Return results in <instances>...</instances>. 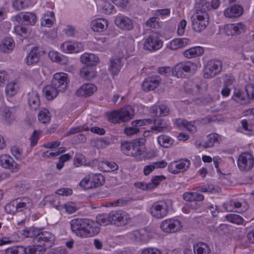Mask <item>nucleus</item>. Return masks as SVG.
Instances as JSON below:
<instances>
[{
    "instance_id": "1",
    "label": "nucleus",
    "mask_w": 254,
    "mask_h": 254,
    "mask_svg": "<svg viewBox=\"0 0 254 254\" xmlns=\"http://www.w3.org/2000/svg\"><path fill=\"white\" fill-rule=\"evenodd\" d=\"M145 142L144 138L136 139L131 142H124L122 143L121 150L128 156H136L142 154L140 147L144 145Z\"/></svg>"
},
{
    "instance_id": "2",
    "label": "nucleus",
    "mask_w": 254,
    "mask_h": 254,
    "mask_svg": "<svg viewBox=\"0 0 254 254\" xmlns=\"http://www.w3.org/2000/svg\"><path fill=\"white\" fill-rule=\"evenodd\" d=\"M133 115L134 111L132 108L127 106L120 111H113L108 115V119L114 123H121L129 121Z\"/></svg>"
},
{
    "instance_id": "3",
    "label": "nucleus",
    "mask_w": 254,
    "mask_h": 254,
    "mask_svg": "<svg viewBox=\"0 0 254 254\" xmlns=\"http://www.w3.org/2000/svg\"><path fill=\"white\" fill-rule=\"evenodd\" d=\"M104 177L101 174H91L86 176L80 183L81 187L88 190L99 187L103 185Z\"/></svg>"
},
{
    "instance_id": "4",
    "label": "nucleus",
    "mask_w": 254,
    "mask_h": 254,
    "mask_svg": "<svg viewBox=\"0 0 254 254\" xmlns=\"http://www.w3.org/2000/svg\"><path fill=\"white\" fill-rule=\"evenodd\" d=\"M222 68L221 61L211 60L206 64L203 69V77L206 79L213 78L219 74Z\"/></svg>"
},
{
    "instance_id": "5",
    "label": "nucleus",
    "mask_w": 254,
    "mask_h": 254,
    "mask_svg": "<svg viewBox=\"0 0 254 254\" xmlns=\"http://www.w3.org/2000/svg\"><path fill=\"white\" fill-rule=\"evenodd\" d=\"M190 19L193 30L197 32L204 30L209 23V17L208 14L203 13V15L193 14Z\"/></svg>"
},
{
    "instance_id": "6",
    "label": "nucleus",
    "mask_w": 254,
    "mask_h": 254,
    "mask_svg": "<svg viewBox=\"0 0 254 254\" xmlns=\"http://www.w3.org/2000/svg\"><path fill=\"white\" fill-rule=\"evenodd\" d=\"M169 212V206L165 201L155 202L150 209L151 215L156 219H162L165 217Z\"/></svg>"
},
{
    "instance_id": "7",
    "label": "nucleus",
    "mask_w": 254,
    "mask_h": 254,
    "mask_svg": "<svg viewBox=\"0 0 254 254\" xmlns=\"http://www.w3.org/2000/svg\"><path fill=\"white\" fill-rule=\"evenodd\" d=\"M111 224L118 226H125L130 221L129 215L122 210L112 211L109 213Z\"/></svg>"
},
{
    "instance_id": "8",
    "label": "nucleus",
    "mask_w": 254,
    "mask_h": 254,
    "mask_svg": "<svg viewBox=\"0 0 254 254\" xmlns=\"http://www.w3.org/2000/svg\"><path fill=\"white\" fill-rule=\"evenodd\" d=\"M182 227L181 222L176 219L170 218L163 220L160 224L161 230L167 233H174L180 231Z\"/></svg>"
},
{
    "instance_id": "9",
    "label": "nucleus",
    "mask_w": 254,
    "mask_h": 254,
    "mask_svg": "<svg viewBox=\"0 0 254 254\" xmlns=\"http://www.w3.org/2000/svg\"><path fill=\"white\" fill-rule=\"evenodd\" d=\"M190 165V161L188 159L184 158L170 163L168 165V169L170 173L178 174L187 171Z\"/></svg>"
},
{
    "instance_id": "10",
    "label": "nucleus",
    "mask_w": 254,
    "mask_h": 254,
    "mask_svg": "<svg viewBox=\"0 0 254 254\" xmlns=\"http://www.w3.org/2000/svg\"><path fill=\"white\" fill-rule=\"evenodd\" d=\"M68 82L67 74L60 72L54 75L51 84L60 92H63L66 89Z\"/></svg>"
},
{
    "instance_id": "11",
    "label": "nucleus",
    "mask_w": 254,
    "mask_h": 254,
    "mask_svg": "<svg viewBox=\"0 0 254 254\" xmlns=\"http://www.w3.org/2000/svg\"><path fill=\"white\" fill-rule=\"evenodd\" d=\"M254 162V158L251 154L243 153L238 158V166L241 170L249 171L253 167Z\"/></svg>"
},
{
    "instance_id": "12",
    "label": "nucleus",
    "mask_w": 254,
    "mask_h": 254,
    "mask_svg": "<svg viewBox=\"0 0 254 254\" xmlns=\"http://www.w3.org/2000/svg\"><path fill=\"white\" fill-rule=\"evenodd\" d=\"M87 219H74L70 221V225L71 231L79 237L83 238Z\"/></svg>"
},
{
    "instance_id": "13",
    "label": "nucleus",
    "mask_w": 254,
    "mask_h": 254,
    "mask_svg": "<svg viewBox=\"0 0 254 254\" xmlns=\"http://www.w3.org/2000/svg\"><path fill=\"white\" fill-rule=\"evenodd\" d=\"M0 166L13 172H17L19 169L18 164L10 156L6 154L0 156Z\"/></svg>"
},
{
    "instance_id": "14",
    "label": "nucleus",
    "mask_w": 254,
    "mask_h": 254,
    "mask_svg": "<svg viewBox=\"0 0 254 254\" xmlns=\"http://www.w3.org/2000/svg\"><path fill=\"white\" fill-rule=\"evenodd\" d=\"M130 238L134 241L146 243L151 239V234L145 229L140 230H135L130 234Z\"/></svg>"
},
{
    "instance_id": "15",
    "label": "nucleus",
    "mask_w": 254,
    "mask_h": 254,
    "mask_svg": "<svg viewBox=\"0 0 254 254\" xmlns=\"http://www.w3.org/2000/svg\"><path fill=\"white\" fill-rule=\"evenodd\" d=\"M84 238L94 237L99 234L100 228L95 221L87 219Z\"/></svg>"
},
{
    "instance_id": "16",
    "label": "nucleus",
    "mask_w": 254,
    "mask_h": 254,
    "mask_svg": "<svg viewBox=\"0 0 254 254\" xmlns=\"http://www.w3.org/2000/svg\"><path fill=\"white\" fill-rule=\"evenodd\" d=\"M161 78L158 76L148 77L142 84V89L144 91H151L156 89L160 84Z\"/></svg>"
},
{
    "instance_id": "17",
    "label": "nucleus",
    "mask_w": 254,
    "mask_h": 254,
    "mask_svg": "<svg viewBox=\"0 0 254 254\" xmlns=\"http://www.w3.org/2000/svg\"><path fill=\"white\" fill-rule=\"evenodd\" d=\"M162 46V42L160 40L157 38L150 36L145 40L143 49L151 52L157 50Z\"/></svg>"
},
{
    "instance_id": "18",
    "label": "nucleus",
    "mask_w": 254,
    "mask_h": 254,
    "mask_svg": "<svg viewBox=\"0 0 254 254\" xmlns=\"http://www.w3.org/2000/svg\"><path fill=\"white\" fill-rule=\"evenodd\" d=\"M192 65V64L191 63H179L172 69V73L178 77H183L185 76L184 72H190Z\"/></svg>"
},
{
    "instance_id": "19",
    "label": "nucleus",
    "mask_w": 254,
    "mask_h": 254,
    "mask_svg": "<svg viewBox=\"0 0 254 254\" xmlns=\"http://www.w3.org/2000/svg\"><path fill=\"white\" fill-rule=\"evenodd\" d=\"M245 28V25L242 23L228 24L224 27V31L228 35H234L244 32Z\"/></svg>"
},
{
    "instance_id": "20",
    "label": "nucleus",
    "mask_w": 254,
    "mask_h": 254,
    "mask_svg": "<svg viewBox=\"0 0 254 254\" xmlns=\"http://www.w3.org/2000/svg\"><path fill=\"white\" fill-rule=\"evenodd\" d=\"M115 23L118 27L126 31L130 30L133 27L132 20L126 16H120L116 17Z\"/></svg>"
},
{
    "instance_id": "21",
    "label": "nucleus",
    "mask_w": 254,
    "mask_h": 254,
    "mask_svg": "<svg viewBox=\"0 0 254 254\" xmlns=\"http://www.w3.org/2000/svg\"><path fill=\"white\" fill-rule=\"evenodd\" d=\"M28 102L30 109L36 111L39 108L40 101L38 92L32 90L28 94Z\"/></svg>"
},
{
    "instance_id": "22",
    "label": "nucleus",
    "mask_w": 254,
    "mask_h": 254,
    "mask_svg": "<svg viewBox=\"0 0 254 254\" xmlns=\"http://www.w3.org/2000/svg\"><path fill=\"white\" fill-rule=\"evenodd\" d=\"M38 238V242L43 244L45 247L50 248L54 244L55 237L54 235L49 232H41Z\"/></svg>"
},
{
    "instance_id": "23",
    "label": "nucleus",
    "mask_w": 254,
    "mask_h": 254,
    "mask_svg": "<svg viewBox=\"0 0 254 254\" xmlns=\"http://www.w3.org/2000/svg\"><path fill=\"white\" fill-rule=\"evenodd\" d=\"M0 115L8 124H11L15 119L13 109L2 105L0 107Z\"/></svg>"
},
{
    "instance_id": "24",
    "label": "nucleus",
    "mask_w": 254,
    "mask_h": 254,
    "mask_svg": "<svg viewBox=\"0 0 254 254\" xmlns=\"http://www.w3.org/2000/svg\"><path fill=\"white\" fill-rule=\"evenodd\" d=\"M40 56L38 48L37 47L33 48L26 57V64L28 65L36 64L39 61Z\"/></svg>"
},
{
    "instance_id": "25",
    "label": "nucleus",
    "mask_w": 254,
    "mask_h": 254,
    "mask_svg": "<svg viewBox=\"0 0 254 254\" xmlns=\"http://www.w3.org/2000/svg\"><path fill=\"white\" fill-rule=\"evenodd\" d=\"M97 90L96 86L93 84H83L76 91V94L80 96H91Z\"/></svg>"
},
{
    "instance_id": "26",
    "label": "nucleus",
    "mask_w": 254,
    "mask_h": 254,
    "mask_svg": "<svg viewBox=\"0 0 254 254\" xmlns=\"http://www.w3.org/2000/svg\"><path fill=\"white\" fill-rule=\"evenodd\" d=\"M16 201V206L17 212L29 210L32 207V201L28 197L18 198L15 199Z\"/></svg>"
},
{
    "instance_id": "27",
    "label": "nucleus",
    "mask_w": 254,
    "mask_h": 254,
    "mask_svg": "<svg viewBox=\"0 0 254 254\" xmlns=\"http://www.w3.org/2000/svg\"><path fill=\"white\" fill-rule=\"evenodd\" d=\"M108 26V22L104 18L96 19L91 22V28L95 32H102L107 28Z\"/></svg>"
},
{
    "instance_id": "28",
    "label": "nucleus",
    "mask_w": 254,
    "mask_h": 254,
    "mask_svg": "<svg viewBox=\"0 0 254 254\" xmlns=\"http://www.w3.org/2000/svg\"><path fill=\"white\" fill-rule=\"evenodd\" d=\"M80 61L87 66H93L98 63L99 59L94 54L85 53L81 56Z\"/></svg>"
},
{
    "instance_id": "29",
    "label": "nucleus",
    "mask_w": 254,
    "mask_h": 254,
    "mask_svg": "<svg viewBox=\"0 0 254 254\" xmlns=\"http://www.w3.org/2000/svg\"><path fill=\"white\" fill-rule=\"evenodd\" d=\"M243 8L239 5L234 4L226 9L224 11V14L227 17H235L241 15L243 13Z\"/></svg>"
},
{
    "instance_id": "30",
    "label": "nucleus",
    "mask_w": 254,
    "mask_h": 254,
    "mask_svg": "<svg viewBox=\"0 0 254 254\" xmlns=\"http://www.w3.org/2000/svg\"><path fill=\"white\" fill-rule=\"evenodd\" d=\"M166 179L163 175L155 176L151 179V182L146 184L140 183L138 187L144 190L145 188L147 190H151L155 188L160 183Z\"/></svg>"
},
{
    "instance_id": "31",
    "label": "nucleus",
    "mask_w": 254,
    "mask_h": 254,
    "mask_svg": "<svg viewBox=\"0 0 254 254\" xmlns=\"http://www.w3.org/2000/svg\"><path fill=\"white\" fill-rule=\"evenodd\" d=\"M122 58L119 57L112 58L110 61L109 71L113 75H117L122 67Z\"/></svg>"
},
{
    "instance_id": "32",
    "label": "nucleus",
    "mask_w": 254,
    "mask_h": 254,
    "mask_svg": "<svg viewBox=\"0 0 254 254\" xmlns=\"http://www.w3.org/2000/svg\"><path fill=\"white\" fill-rule=\"evenodd\" d=\"M210 8V3L206 0H199L195 5V12L194 14L203 15L208 14L207 11Z\"/></svg>"
},
{
    "instance_id": "33",
    "label": "nucleus",
    "mask_w": 254,
    "mask_h": 254,
    "mask_svg": "<svg viewBox=\"0 0 254 254\" xmlns=\"http://www.w3.org/2000/svg\"><path fill=\"white\" fill-rule=\"evenodd\" d=\"M189 41L190 40L187 38L175 39L170 42L167 45V48L172 50H175L185 46Z\"/></svg>"
},
{
    "instance_id": "34",
    "label": "nucleus",
    "mask_w": 254,
    "mask_h": 254,
    "mask_svg": "<svg viewBox=\"0 0 254 254\" xmlns=\"http://www.w3.org/2000/svg\"><path fill=\"white\" fill-rule=\"evenodd\" d=\"M203 52L204 50L203 48L197 46L185 51L183 55L186 58L191 59L201 56L203 54Z\"/></svg>"
},
{
    "instance_id": "35",
    "label": "nucleus",
    "mask_w": 254,
    "mask_h": 254,
    "mask_svg": "<svg viewBox=\"0 0 254 254\" xmlns=\"http://www.w3.org/2000/svg\"><path fill=\"white\" fill-rule=\"evenodd\" d=\"M14 47L12 39L5 37L0 43V51L2 53H8L13 49Z\"/></svg>"
},
{
    "instance_id": "36",
    "label": "nucleus",
    "mask_w": 254,
    "mask_h": 254,
    "mask_svg": "<svg viewBox=\"0 0 254 254\" xmlns=\"http://www.w3.org/2000/svg\"><path fill=\"white\" fill-rule=\"evenodd\" d=\"M43 92L48 100H52L57 97L58 93L60 91L51 84L46 86L43 89Z\"/></svg>"
},
{
    "instance_id": "37",
    "label": "nucleus",
    "mask_w": 254,
    "mask_h": 254,
    "mask_svg": "<svg viewBox=\"0 0 254 254\" xmlns=\"http://www.w3.org/2000/svg\"><path fill=\"white\" fill-rule=\"evenodd\" d=\"M194 254H210L209 247L205 243H198L193 246Z\"/></svg>"
},
{
    "instance_id": "38",
    "label": "nucleus",
    "mask_w": 254,
    "mask_h": 254,
    "mask_svg": "<svg viewBox=\"0 0 254 254\" xmlns=\"http://www.w3.org/2000/svg\"><path fill=\"white\" fill-rule=\"evenodd\" d=\"M48 56L52 61L57 62L61 64H65L68 62V59L66 57L61 55L55 51H50Z\"/></svg>"
},
{
    "instance_id": "39",
    "label": "nucleus",
    "mask_w": 254,
    "mask_h": 254,
    "mask_svg": "<svg viewBox=\"0 0 254 254\" xmlns=\"http://www.w3.org/2000/svg\"><path fill=\"white\" fill-rule=\"evenodd\" d=\"M45 252V248L40 245L24 248V254H43Z\"/></svg>"
},
{
    "instance_id": "40",
    "label": "nucleus",
    "mask_w": 254,
    "mask_h": 254,
    "mask_svg": "<svg viewBox=\"0 0 254 254\" xmlns=\"http://www.w3.org/2000/svg\"><path fill=\"white\" fill-rule=\"evenodd\" d=\"M207 141L203 144H199L198 146L202 145L204 148L211 147L216 143L219 142V135L217 133H211L207 135Z\"/></svg>"
},
{
    "instance_id": "41",
    "label": "nucleus",
    "mask_w": 254,
    "mask_h": 254,
    "mask_svg": "<svg viewBox=\"0 0 254 254\" xmlns=\"http://www.w3.org/2000/svg\"><path fill=\"white\" fill-rule=\"evenodd\" d=\"M41 233L40 230L32 227L28 230H23L22 234L26 237L36 239L38 242V238H39Z\"/></svg>"
},
{
    "instance_id": "42",
    "label": "nucleus",
    "mask_w": 254,
    "mask_h": 254,
    "mask_svg": "<svg viewBox=\"0 0 254 254\" xmlns=\"http://www.w3.org/2000/svg\"><path fill=\"white\" fill-rule=\"evenodd\" d=\"M54 13L53 12H49L44 14L42 20L41 21V25L43 26L50 27L54 23L55 20Z\"/></svg>"
},
{
    "instance_id": "43",
    "label": "nucleus",
    "mask_w": 254,
    "mask_h": 254,
    "mask_svg": "<svg viewBox=\"0 0 254 254\" xmlns=\"http://www.w3.org/2000/svg\"><path fill=\"white\" fill-rule=\"evenodd\" d=\"M38 120L42 124H47L51 120L50 113L47 109L41 110L38 115Z\"/></svg>"
},
{
    "instance_id": "44",
    "label": "nucleus",
    "mask_w": 254,
    "mask_h": 254,
    "mask_svg": "<svg viewBox=\"0 0 254 254\" xmlns=\"http://www.w3.org/2000/svg\"><path fill=\"white\" fill-rule=\"evenodd\" d=\"M158 142L161 146L168 148L173 143V140L167 135L162 134L158 137Z\"/></svg>"
},
{
    "instance_id": "45",
    "label": "nucleus",
    "mask_w": 254,
    "mask_h": 254,
    "mask_svg": "<svg viewBox=\"0 0 254 254\" xmlns=\"http://www.w3.org/2000/svg\"><path fill=\"white\" fill-rule=\"evenodd\" d=\"M22 18L23 21L27 25H34L37 21L36 15L30 12L23 13Z\"/></svg>"
},
{
    "instance_id": "46",
    "label": "nucleus",
    "mask_w": 254,
    "mask_h": 254,
    "mask_svg": "<svg viewBox=\"0 0 254 254\" xmlns=\"http://www.w3.org/2000/svg\"><path fill=\"white\" fill-rule=\"evenodd\" d=\"M185 88L186 91L194 95H198L200 92V86L199 85L194 84L191 82L186 83Z\"/></svg>"
},
{
    "instance_id": "47",
    "label": "nucleus",
    "mask_w": 254,
    "mask_h": 254,
    "mask_svg": "<svg viewBox=\"0 0 254 254\" xmlns=\"http://www.w3.org/2000/svg\"><path fill=\"white\" fill-rule=\"evenodd\" d=\"M176 123L178 125L180 126L182 125L184 127L189 130L191 133H194L196 131V128L194 125L190 122H188L185 120H182L181 119H178L176 120Z\"/></svg>"
},
{
    "instance_id": "48",
    "label": "nucleus",
    "mask_w": 254,
    "mask_h": 254,
    "mask_svg": "<svg viewBox=\"0 0 254 254\" xmlns=\"http://www.w3.org/2000/svg\"><path fill=\"white\" fill-rule=\"evenodd\" d=\"M101 167L104 171L109 172L116 170L118 168V166L114 162L105 161L101 164Z\"/></svg>"
},
{
    "instance_id": "49",
    "label": "nucleus",
    "mask_w": 254,
    "mask_h": 254,
    "mask_svg": "<svg viewBox=\"0 0 254 254\" xmlns=\"http://www.w3.org/2000/svg\"><path fill=\"white\" fill-rule=\"evenodd\" d=\"M95 222L98 223L99 226V225H107L111 224L109 213L108 214H103L97 215Z\"/></svg>"
},
{
    "instance_id": "50",
    "label": "nucleus",
    "mask_w": 254,
    "mask_h": 254,
    "mask_svg": "<svg viewBox=\"0 0 254 254\" xmlns=\"http://www.w3.org/2000/svg\"><path fill=\"white\" fill-rule=\"evenodd\" d=\"M28 6L27 0H14L12 2V7L16 10H21Z\"/></svg>"
},
{
    "instance_id": "51",
    "label": "nucleus",
    "mask_w": 254,
    "mask_h": 254,
    "mask_svg": "<svg viewBox=\"0 0 254 254\" xmlns=\"http://www.w3.org/2000/svg\"><path fill=\"white\" fill-rule=\"evenodd\" d=\"M232 99L236 102L241 104H245L248 102V98H246L244 94H242L240 91H236Z\"/></svg>"
},
{
    "instance_id": "52",
    "label": "nucleus",
    "mask_w": 254,
    "mask_h": 254,
    "mask_svg": "<svg viewBox=\"0 0 254 254\" xmlns=\"http://www.w3.org/2000/svg\"><path fill=\"white\" fill-rule=\"evenodd\" d=\"M17 91V86L15 82H11L8 84L5 87V93L10 97L15 94Z\"/></svg>"
},
{
    "instance_id": "53",
    "label": "nucleus",
    "mask_w": 254,
    "mask_h": 254,
    "mask_svg": "<svg viewBox=\"0 0 254 254\" xmlns=\"http://www.w3.org/2000/svg\"><path fill=\"white\" fill-rule=\"evenodd\" d=\"M226 218L228 221L239 225L243 224L244 222L243 218L240 215L236 214H230L227 215L226 216Z\"/></svg>"
},
{
    "instance_id": "54",
    "label": "nucleus",
    "mask_w": 254,
    "mask_h": 254,
    "mask_svg": "<svg viewBox=\"0 0 254 254\" xmlns=\"http://www.w3.org/2000/svg\"><path fill=\"white\" fill-rule=\"evenodd\" d=\"M5 254H24V247L17 246L9 248L5 250Z\"/></svg>"
},
{
    "instance_id": "55",
    "label": "nucleus",
    "mask_w": 254,
    "mask_h": 254,
    "mask_svg": "<svg viewBox=\"0 0 254 254\" xmlns=\"http://www.w3.org/2000/svg\"><path fill=\"white\" fill-rule=\"evenodd\" d=\"M16 199H14L6 204L4 209L6 213L9 214H14L17 212Z\"/></svg>"
},
{
    "instance_id": "56",
    "label": "nucleus",
    "mask_w": 254,
    "mask_h": 254,
    "mask_svg": "<svg viewBox=\"0 0 254 254\" xmlns=\"http://www.w3.org/2000/svg\"><path fill=\"white\" fill-rule=\"evenodd\" d=\"M131 200V199L130 198L123 197L112 201L110 203V204L111 206H122L126 205Z\"/></svg>"
},
{
    "instance_id": "57",
    "label": "nucleus",
    "mask_w": 254,
    "mask_h": 254,
    "mask_svg": "<svg viewBox=\"0 0 254 254\" xmlns=\"http://www.w3.org/2000/svg\"><path fill=\"white\" fill-rule=\"evenodd\" d=\"M70 158L71 156L68 154L62 155L59 158L58 162L57 163V168L58 170H61L63 168L64 163L68 161Z\"/></svg>"
},
{
    "instance_id": "58",
    "label": "nucleus",
    "mask_w": 254,
    "mask_h": 254,
    "mask_svg": "<svg viewBox=\"0 0 254 254\" xmlns=\"http://www.w3.org/2000/svg\"><path fill=\"white\" fill-rule=\"evenodd\" d=\"M73 161L74 166L78 167L85 162V158L82 154L76 153L75 155Z\"/></svg>"
},
{
    "instance_id": "59",
    "label": "nucleus",
    "mask_w": 254,
    "mask_h": 254,
    "mask_svg": "<svg viewBox=\"0 0 254 254\" xmlns=\"http://www.w3.org/2000/svg\"><path fill=\"white\" fill-rule=\"evenodd\" d=\"M59 207H64L66 211L69 214L73 213L77 210V207L73 203L70 202L64 204V205L57 206L58 209H60Z\"/></svg>"
},
{
    "instance_id": "60",
    "label": "nucleus",
    "mask_w": 254,
    "mask_h": 254,
    "mask_svg": "<svg viewBox=\"0 0 254 254\" xmlns=\"http://www.w3.org/2000/svg\"><path fill=\"white\" fill-rule=\"evenodd\" d=\"M97 146L105 148L111 143L110 139L108 137L99 138L96 140Z\"/></svg>"
},
{
    "instance_id": "61",
    "label": "nucleus",
    "mask_w": 254,
    "mask_h": 254,
    "mask_svg": "<svg viewBox=\"0 0 254 254\" xmlns=\"http://www.w3.org/2000/svg\"><path fill=\"white\" fill-rule=\"evenodd\" d=\"M241 125L243 128L247 131L248 134H254V126L249 125L248 121L246 120H243L241 121Z\"/></svg>"
},
{
    "instance_id": "62",
    "label": "nucleus",
    "mask_w": 254,
    "mask_h": 254,
    "mask_svg": "<svg viewBox=\"0 0 254 254\" xmlns=\"http://www.w3.org/2000/svg\"><path fill=\"white\" fill-rule=\"evenodd\" d=\"M80 76L89 80L93 77V73L89 70L87 67H84L80 70Z\"/></svg>"
},
{
    "instance_id": "63",
    "label": "nucleus",
    "mask_w": 254,
    "mask_h": 254,
    "mask_svg": "<svg viewBox=\"0 0 254 254\" xmlns=\"http://www.w3.org/2000/svg\"><path fill=\"white\" fill-rule=\"evenodd\" d=\"M72 43L69 41L65 42L62 44L61 46V49L67 53H73V49L72 47Z\"/></svg>"
},
{
    "instance_id": "64",
    "label": "nucleus",
    "mask_w": 254,
    "mask_h": 254,
    "mask_svg": "<svg viewBox=\"0 0 254 254\" xmlns=\"http://www.w3.org/2000/svg\"><path fill=\"white\" fill-rule=\"evenodd\" d=\"M141 254H162V252L157 248H147L142 250Z\"/></svg>"
}]
</instances>
